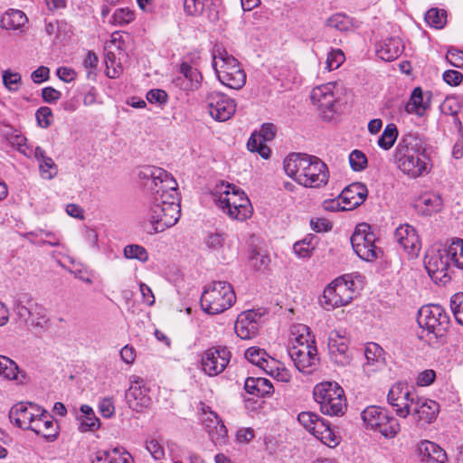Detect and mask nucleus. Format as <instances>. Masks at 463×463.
<instances>
[{
	"instance_id": "1",
	"label": "nucleus",
	"mask_w": 463,
	"mask_h": 463,
	"mask_svg": "<svg viewBox=\"0 0 463 463\" xmlns=\"http://www.w3.org/2000/svg\"><path fill=\"white\" fill-rule=\"evenodd\" d=\"M138 176L152 193L145 220L146 232H162L175 225L181 217L175 180L165 170L152 165L144 166Z\"/></svg>"
},
{
	"instance_id": "2",
	"label": "nucleus",
	"mask_w": 463,
	"mask_h": 463,
	"mask_svg": "<svg viewBox=\"0 0 463 463\" xmlns=\"http://www.w3.org/2000/svg\"><path fill=\"white\" fill-rule=\"evenodd\" d=\"M426 146L424 138L416 133H408L401 137L394 157L403 174L417 178L430 172V160L426 153Z\"/></svg>"
},
{
	"instance_id": "3",
	"label": "nucleus",
	"mask_w": 463,
	"mask_h": 463,
	"mask_svg": "<svg viewBox=\"0 0 463 463\" xmlns=\"http://www.w3.org/2000/svg\"><path fill=\"white\" fill-rule=\"evenodd\" d=\"M283 167L288 176L305 187L320 188L328 183V167L316 156L292 153L285 158Z\"/></svg>"
},
{
	"instance_id": "4",
	"label": "nucleus",
	"mask_w": 463,
	"mask_h": 463,
	"mask_svg": "<svg viewBox=\"0 0 463 463\" xmlns=\"http://www.w3.org/2000/svg\"><path fill=\"white\" fill-rule=\"evenodd\" d=\"M213 201L226 215L237 221H245L252 214L251 203L245 193L234 184L222 182L213 193Z\"/></svg>"
},
{
	"instance_id": "5",
	"label": "nucleus",
	"mask_w": 463,
	"mask_h": 463,
	"mask_svg": "<svg viewBox=\"0 0 463 463\" xmlns=\"http://www.w3.org/2000/svg\"><path fill=\"white\" fill-rule=\"evenodd\" d=\"M417 322L421 329L418 337L429 345H434L449 328L450 318L440 305H428L419 310Z\"/></svg>"
},
{
	"instance_id": "6",
	"label": "nucleus",
	"mask_w": 463,
	"mask_h": 463,
	"mask_svg": "<svg viewBox=\"0 0 463 463\" xmlns=\"http://www.w3.org/2000/svg\"><path fill=\"white\" fill-rule=\"evenodd\" d=\"M213 67L220 82L233 90L241 89L246 82V74L238 60L222 47L213 51Z\"/></svg>"
},
{
	"instance_id": "7",
	"label": "nucleus",
	"mask_w": 463,
	"mask_h": 463,
	"mask_svg": "<svg viewBox=\"0 0 463 463\" xmlns=\"http://www.w3.org/2000/svg\"><path fill=\"white\" fill-rule=\"evenodd\" d=\"M236 296L226 281H213L205 286L201 296L202 309L210 315L221 314L233 306Z\"/></svg>"
},
{
	"instance_id": "8",
	"label": "nucleus",
	"mask_w": 463,
	"mask_h": 463,
	"mask_svg": "<svg viewBox=\"0 0 463 463\" xmlns=\"http://www.w3.org/2000/svg\"><path fill=\"white\" fill-rule=\"evenodd\" d=\"M314 400L320 411L328 416H342L346 410V400L343 388L336 382H322L313 390Z\"/></svg>"
},
{
	"instance_id": "9",
	"label": "nucleus",
	"mask_w": 463,
	"mask_h": 463,
	"mask_svg": "<svg viewBox=\"0 0 463 463\" xmlns=\"http://www.w3.org/2000/svg\"><path fill=\"white\" fill-rule=\"evenodd\" d=\"M354 281L351 275H344L333 280L323 292L319 302L326 310L348 305L354 297Z\"/></svg>"
},
{
	"instance_id": "10",
	"label": "nucleus",
	"mask_w": 463,
	"mask_h": 463,
	"mask_svg": "<svg viewBox=\"0 0 463 463\" xmlns=\"http://www.w3.org/2000/svg\"><path fill=\"white\" fill-rule=\"evenodd\" d=\"M367 428L379 431L385 438H393L400 431V423L385 408L369 406L362 412Z\"/></svg>"
},
{
	"instance_id": "11",
	"label": "nucleus",
	"mask_w": 463,
	"mask_h": 463,
	"mask_svg": "<svg viewBox=\"0 0 463 463\" xmlns=\"http://www.w3.org/2000/svg\"><path fill=\"white\" fill-rule=\"evenodd\" d=\"M350 241L354 252L365 261H373L381 253V250L375 245L376 236L372 227L365 222L355 227Z\"/></svg>"
},
{
	"instance_id": "12",
	"label": "nucleus",
	"mask_w": 463,
	"mask_h": 463,
	"mask_svg": "<svg viewBox=\"0 0 463 463\" xmlns=\"http://www.w3.org/2000/svg\"><path fill=\"white\" fill-rule=\"evenodd\" d=\"M419 395L413 386L405 382H399L393 384L388 392L387 400L389 404L394 408L398 417L407 418L417 402Z\"/></svg>"
},
{
	"instance_id": "13",
	"label": "nucleus",
	"mask_w": 463,
	"mask_h": 463,
	"mask_svg": "<svg viewBox=\"0 0 463 463\" xmlns=\"http://www.w3.org/2000/svg\"><path fill=\"white\" fill-rule=\"evenodd\" d=\"M449 264L445 248L430 250L425 255V269L436 284L446 285L450 281V277L448 273Z\"/></svg>"
},
{
	"instance_id": "14",
	"label": "nucleus",
	"mask_w": 463,
	"mask_h": 463,
	"mask_svg": "<svg viewBox=\"0 0 463 463\" xmlns=\"http://www.w3.org/2000/svg\"><path fill=\"white\" fill-rule=\"evenodd\" d=\"M231 357L232 353L226 346L211 347L202 354V370L209 376H217L226 369Z\"/></svg>"
},
{
	"instance_id": "15",
	"label": "nucleus",
	"mask_w": 463,
	"mask_h": 463,
	"mask_svg": "<svg viewBox=\"0 0 463 463\" xmlns=\"http://www.w3.org/2000/svg\"><path fill=\"white\" fill-rule=\"evenodd\" d=\"M206 101L211 117L217 121L230 119L236 111L235 100L223 93L211 91L206 96Z\"/></svg>"
},
{
	"instance_id": "16",
	"label": "nucleus",
	"mask_w": 463,
	"mask_h": 463,
	"mask_svg": "<svg viewBox=\"0 0 463 463\" xmlns=\"http://www.w3.org/2000/svg\"><path fill=\"white\" fill-rule=\"evenodd\" d=\"M329 356L333 363L340 366L350 364L352 356L348 351V339L345 331L333 330L328 337Z\"/></svg>"
},
{
	"instance_id": "17",
	"label": "nucleus",
	"mask_w": 463,
	"mask_h": 463,
	"mask_svg": "<svg viewBox=\"0 0 463 463\" xmlns=\"http://www.w3.org/2000/svg\"><path fill=\"white\" fill-rule=\"evenodd\" d=\"M130 383L131 385L126 392L127 402L133 411H142L151 404L149 389L146 387L144 379L139 376L132 375Z\"/></svg>"
},
{
	"instance_id": "18",
	"label": "nucleus",
	"mask_w": 463,
	"mask_h": 463,
	"mask_svg": "<svg viewBox=\"0 0 463 463\" xmlns=\"http://www.w3.org/2000/svg\"><path fill=\"white\" fill-rule=\"evenodd\" d=\"M288 355L294 362L296 368L304 373H311L314 372L320 360L317 345H312L311 347L303 345L299 346L298 349L289 347Z\"/></svg>"
},
{
	"instance_id": "19",
	"label": "nucleus",
	"mask_w": 463,
	"mask_h": 463,
	"mask_svg": "<svg viewBox=\"0 0 463 463\" xmlns=\"http://www.w3.org/2000/svg\"><path fill=\"white\" fill-rule=\"evenodd\" d=\"M41 410L39 406L32 402H19L11 408L9 419L19 428L32 430Z\"/></svg>"
},
{
	"instance_id": "20",
	"label": "nucleus",
	"mask_w": 463,
	"mask_h": 463,
	"mask_svg": "<svg viewBox=\"0 0 463 463\" xmlns=\"http://www.w3.org/2000/svg\"><path fill=\"white\" fill-rule=\"evenodd\" d=\"M335 84L327 82L315 87L311 91V100L316 104L323 113L324 118L330 119L334 111L335 102L336 100L334 90Z\"/></svg>"
},
{
	"instance_id": "21",
	"label": "nucleus",
	"mask_w": 463,
	"mask_h": 463,
	"mask_svg": "<svg viewBox=\"0 0 463 463\" xmlns=\"http://www.w3.org/2000/svg\"><path fill=\"white\" fill-rule=\"evenodd\" d=\"M260 319V316L254 310L241 313L234 325L236 335L243 340L254 337L258 334Z\"/></svg>"
},
{
	"instance_id": "22",
	"label": "nucleus",
	"mask_w": 463,
	"mask_h": 463,
	"mask_svg": "<svg viewBox=\"0 0 463 463\" xmlns=\"http://www.w3.org/2000/svg\"><path fill=\"white\" fill-rule=\"evenodd\" d=\"M180 73L181 76L173 80L175 86L186 92L199 89L203 76L196 68L191 66L187 61H183L180 64Z\"/></svg>"
},
{
	"instance_id": "23",
	"label": "nucleus",
	"mask_w": 463,
	"mask_h": 463,
	"mask_svg": "<svg viewBox=\"0 0 463 463\" xmlns=\"http://www.w3.org/2000/svg\"><path fill=\"white\" fill-rule=\"evenodd\" d=\"M397 243L410 255L416 256L420 249V238L416 230L409 224L400 225L394 232Z\"/></svg>"
},
{
	"instance_id": "24",
	"label": "nucleus",
	"mask_w": 463,
	"mask_h": 463,
	"mask_svg": "<svg viewBox=\"0 0 463 463\" xmlns=\"http://www.w3.org/2000/svg\"><path fill=\"white\" fill-rule=\"evenodd\" d=\"M439 411V404L437 402L419 396L411 414L416 418L418 422L430 424L436 420Z\"/></svg>"
},
{
	"instance_id": "25",
	"label": "nucleus",
	"mask_w": 463,
	"mask_h": 463,
	"mask_svg": "<svg viewBox=\"0 0 463 463\" xmlns=\"http://www.w3.org/2000/svg\"><path fill=\"white\" fill-rule=\"evenodd\" d=\"M368 189L365 184L362 183H353L346 186L340 194V200H342L345 210H352L361 205L366 199Z\"/></svg>"
},
{
	"instance_id": "26",
	"label": "nucleus",
	"mask_w": 463,
	"mask_h": 463,
	"mask_svg": "<svg viewBox=\"0 0 463 463\" xmlns=\"http://www.w3.org/2000/svg\"><path fill=\"white\" fill-rule=\"evenodd\" d=\"M31 430L49 440H53L59 434V425L52 415L41 410Z\"/></svg>"
},
{
	"instance_id": "27",
	"label": "nucleus",
	"mask_w": 463,
	"mask_h": 463,
	"mask_svg": "<svg viewBox=\"0 0 463 463\" xmlns=\"http://www.w3.org/2000/svg\"><path fill=\"white\" fill-rule=\"evenodd\" d=\"M417 454L425 463H447V455L438 444L430 440H421L417 445Z\"/></svg>"
},
{
	"instance_id": "28",
	"label": "nucleus",
	"mask_w": 463,
	"mask_h": 463,
	"mask_svg": "<svg viewBox=\"0 0 463 463\" xmlns=\"http://www.w3.org/2000/svg\"><path fill=\"white\" fill-rule=\"evenodd\" d=\"M132 457L123 448L115 447L110 449L99 450L90 463H131Z\"/></svg>"
},
{
	"instance_id": "29",
	"label": "nucleus",
	"mask_w": 463,
	"mask_h": 463,
	"mask_svg": "<svg viewBox=\"0 0 463 463\" xmlns=\"http://www.w3.org/2000/svg\"><path fill=\"white\" fill-rule=\"evenodd\" d=\"M37 308V306L32 301H27V304H23L21 300H19L14 307V312L19 319L28 325L37 327H44L47 319L44 316H40L36 319L33 317V312Z\"/></svg>"
},
{
	"instance_id": "30",
	"label": "nucleus",
	"mask_w": 463,
	"mask_h": 463,
	"mask_svg": "<svg viewBox=\"0 0 463 463\" xmlns=\"http://www.w3.org/2000/svg\"><path fill=\"white\" fill-rule=\"evenodd\" d=\"M403 44L399 37H391L384 40L377 48V56L385 61H392L397 59L403 52Z\"/></svg>"
},
{
	"instance_id": "31",
	"label": "nucleus",
	"mask_w": 463,
	"mask_h": 463,
	"mask_svg": "<svg viewBox=\"0 0 463 463\" xmlns=\"http://www.w3.org/2000/svg\"><path fill=\"white\" fill-rule=\"evenodd\" d=\"M33 157L39 163V171L42 178L51 180L57 175L58 166L52 158L46 155L43 148L36 146L34 148Z\"/></svg>"
},
{
	"instance_id": "32",
	"label": "nucleus",
	"mask_w": 463,
	"mask_h": 463,
	"mask_svg": "<svg viewBox=\"0 0 463 463\" xmlns=\"http://www.w3.org/2000/svg\"><path fill=\"white\" fill-rule=\"evenodd\" d=\"M203 413L207 415V417L203 419V421L213 440L215 443L221 442L227 436L226 426L218 417L216 412L209 411L207 414L204 411Z\"/></svg>"
},
{
	"instance_id": "33",
	"label": "nucleus",
	"mask_w": 463,
	"mask_h": 463,
	"mask_svg": "<svg viewBox=\"0 0 463 463\" xmlns=\"http://www.w3.org/2000/svg\"><path fill=\"white\" fill-rule=\"evenodd\" d=\"M244 389L248 393L258 397H266L274 392L271 383L261 377H248L245 380Z\"/></svg>"
},
{
	"instance_id": "34",
	"label": "nucleus",
	"mask_w": 463,
	"mask_h": 463,
	"mask_svg": "<svg viewBox=\"0 0 463 463\" xmlns=\"http://www.w3.org/2000/svg\"><path fill=\"white\" fill-rule=\"evenodd\" d=\"M442 203V199L438 194L426 193L417 200L416 208L422 214L431 215L441 210Z\"/></svg>"
},
{
	"instance_id": "35",
	"label": "nucleus",
	"mask_w": 463,
	"mask_h": 463,
	"mask_svg": "<svg viewBox=\"0 0 463 463\" xmlns=\"http://www.w3.org/2000/svg\"><path fill=\"white\" fill-rule=\"evenodd\" d=\"M0 377L8 381L23 383L25 376L19 372L15 362L5 355H0Z\"/></svg>"
},
{
	"instance_id": "36",
	"label": "nucleus",
	"mask_w": 463,
	"mask_h": 463,
	"mask_svg": "<svg viewBox=\"0 0 463 463\" xmlns=\"http://www.w3.org/2000/svg\"><path fill=\"white\" fill-rule=\"evenodd\" d=\"M428 107V102L424 101L422 90L417 87L412 90L410 99L405 104V111L408 114L423 116Z\"/></svg>"
},
{
	"instance_id": "37",
	"label": "nucleus",
	"mask_w": 463,
	"mask_h": 463,
	"mask_svg": "<svg viewBox=\"0 0 463 463\" xmlns=\"http://www.w3.org/2000/svg\"><path fill=\"white\" fill-rule=\"evenodd\" d=\"M292 345L290 347H296L298 349L299 346L311 347L316 345L315 336L311 335L310 328L303 324L295 326L292 328Z\"/></svg>"
},
{
	"instance_id": "38",
	"label": "nucleus",
	"mask_w": 463,
	"mask_h": 463,
	"mask_svg": "<svg viewBox=\"0 0 463 463\" xmlns=\"http://www.w3.org/2000/svg\"><path fill=\"white\" fill-rule=\"evenodd\" d=\"M81 415L78 417L79 430L81 432L93 431L99 427V420L93 409L87 404L80 406Z\"/></svg>"
},
{
	"instance_id": "39",
	"label": "nucleus",
	"mask_w": 463,
	"mask_h": 463,
	"mask_svg": "<svg viewBox=\"0 0 463 463\" xmlns=\"http://www.w3.org/2000/svg\"><path fill=\"white\" fill-rule=\"evenodd\" d=\"M27 21V16L23 11L10 9L2 16L1 25L6 30H17L24 26Z\"/></svg>"
},
{
	"instance_id": "40",
	"label": "nucleus",
	"mask_w": 463,
	"mask_h": 463,
	"mask_svg": "<svg viewBox=\"0 0 463 463\" xmlns=\"http://www.w3.org/2000/svg\"><path fill=\"white\" fill-rule=\"evenodd\" d=\"M317 430L314 436L322 443L329 448H335L339 444L340 437L335 435L329 424L324 420L322 422L317 423Z\"/></svg>"
},
{
	"instance_id": "41",
	"label": "nucleus",
	"mask_w": 463,
	"mask_h": 463,
	"mask_svg": "<svg viewBox=\"0 0 463 463\" xmlns=\"http://www.w3.org/2000/svg\"><path fill=\"white\" fill-rule=\"evenodd\" d=\"M326 26L341 33H347L353 30V19L344 13H336L328 17L326 21Z\"/></svg>"
},
{
	"instance_id": "42",
	"label": "nucleus",
	"mask_w": 463,
	"mask_h": 463,
	"mask_svg": "<svg viewBox=\"0 0 463 463\" xmlns=\"http://www.w3.org/2000/svg\"><path fill=\"white\" fill-rule=\"evenodd\" d=\"M366 365L373 366L376 370L384 364L383 349L376 343L367 344L364 350Z\"/></svg>"
},
{
	"instance_id": "43",
	"label": "nucleus",
	"mask_w": 463,
	"mask_h": 463,
	"mask_svg": "<svg viewBox=\"0 0 463 463\" xmlns=\"http://www.w3.org/2000/svg\"><path fill=\"white\" fill-rule=\"evenodd\" d=\"M449 263L452 262L458 269H463V240L453 239L451 243L445 248Z\"/></svg>"
},
{
	"instance_id": "44",
	"label": "nucleus",
	"mask_w": 463,
	"mask_h": 463,
	"mask_svg": "<svg viewBox=\"0 0 463 463\" xmlns=\"http://www.w3.org/2000/svg\"><path fill=\"white\" fill-rule=\"evenodd\" d=\"M247 147L250 152H257L264 159H268L271 153L266 142L256 132L250 137Z\"/></svg>"
},
{
	"instance_id": "45",
	"label": "nucleus",
	"mask_w": 463,
	"mask_h": 463,
	"mask_svg": "<svg viewBox=\"0 0 463 463\" xmlns=\"http://www.w3.org/2000/svg\"><path fill=\"white\" fill-rule=\"evenodd\" d=\"M426 23L435 29H442L447 23V12L436 7L430 8L425 14Z\"/></svg>"
},
{
	"instance_id": "46",
	"label": "nucleus",
	"mask_w": 463,
	"mask_h": 463,
	"mask_svg": "<svg viewBox=\"0 0 463 463\" xmlns=\"http://www.w3.org/2000/svg\"><path fill=\"white\" fill-rule=\"evenodd\" d=\"M398 137V129L394 124H388L380 137L378 138V146L384 149L389 150L395 143Z\"/></svg>"
},
{
	"instance_id": "47",
	"label": "nucleus",
	"mask_w": 463,
	"mask_h": 463,
	"mask_svg": "<svg viewBox=\"0 0 463 463\" xmlns=\"http://www.w3.org/2000/svg\"><path fill=\"white\" fill-rule=\"evenodd\" d=\"M212 4V0H184V8L189 15H201Z\"/></svg>"
},
{
	"instance_id": "48",
	"label": "nucleus",
	"mask_w": 463,
	"mask_h": 463,
	"mask_svg": "<svg viewBox=\"0 0 463 463\" xmlns=\"http://www.w3.org/2000/svg\"><path fill=\"white\" fill-rule=\"evenodd\" d=\"M298 420L299 423L312 434L317 430V423L324 420L317 414L311 411L300 412L298 416Z\"/></svg>"
},
{
	"instance_id": "49",
	"label": "nucleus",
	"mask_w": 463,
	"mask_h": 463,
	"mask_svg": "<svg viewBox=\"0 0 463 463\" xmlns=\"http://www.w3.org/2000/svg\"><path fill=\"white\" fill-rule=\"evenodd\" d=\"M134 19L135 14L132 10L129 8H118L111 17V24L116 26H124L133 22Z\"/></svg>"
},
{
	"instance_id": "50",
	"label": "nucleus",
	"mask_w": 463,
	"mask_h": 463,
	"mask_svg": "<svg viewBox=\"0 0 463 463\" xmlns=\"http://www.w3.org/2000/svg\"><path fill=\"white\" fill-rule=\"evenodd\" d=\"M316 238L313 236H307L303 240L297 241L293 246V250L299 258L309 257L311 251L314 250L315 245L313 241Z\"/></svg>"
},
{
	"instance_id": "51",
	"label": "nucleus",
	"mask_w": 463,
	"mask_h": 463,
	"mask_svg": "<svg viewBox=\"0 0 463 463\" xmlns=\"http://www.w3.org/2000/svg\"><path fill=\"white\" fill-rule=\"evenodd\" d=\"M449 306L456 321L463 326V292L452 295Z\"/></svg>"
},
{
	"instance_id": "52",
	"label": "nucleus",
	"mask_w": 463,
	"mask_h": 463,
	"mask_svg": "<svg viewBox=\"0 0 463 463\" xmlns=\"http://www.w3.org/2000/svg\"><path fill=\"white\" fill-rule=\"evenodd\" d=\"M124 255L127 259H135L142 262H146L148 259L146 250L137 244L127 245L124 248Z\"/></svg>"
},
{
	"instance_id": "53",
	"label": "nucleus",
	"mask_w": 463,
	"mask_h": 463,
	"mask_svg": "<svg viewBox=\"0 0 463 463\" xmlns=\"http://www.w3.org/2000/svg\"><path fill=\"white\" fill-rule=\"evenodd\" d=\"M266 357H268L267 352L257 346L249 347L245 351V358L258 367L265 362Z\"/></svg>"
},
{
	"instance_id": "54",
	"label": "nucleus",
	"mask_w": 463,
	"mask_h": 463,
	"mask_svg": "<svg viewBox=\"0 0 463 463\" xmlns=\"http://www.w3.org/2000/svg\"><path fill=\"white\" fill-rule=\"evenodd\" d=\"M345 53L340 49H332L326 58V69L331 71L338 69L345 61Z\"/></svg>"
},
{
	"instance_id": "55",
	"label": "nucleus",
	"mask_w": 463,
	"mask_h": 463,
	"mask_svg": "<svg viewBox=\"0 0 463 463\" xmlns=\"http://www.w3.org/2000/svg\"><path fill=\"white\" fill-rule=\"evenodd\" d=\"M349 164L354 171H362L367 165V157L362 151L355 149L349 155Z\"/></svg>"
},
{
	"instance_id": "56",
	"label": "nucleus",
	"mask_w": 463,
	"mask_h": 463,
	"mask_svg": "<svg viewBox=\"0 0 463 463\" xmlns=\"http://www.w3.org/2000/svg\"><path fill=\"white\" fill-rule=\"evenodd\" d=\"M146 449L156 460H161L165 458V449L161 441L156 438H151L146 442Z\"/></svg>"
},
{
	"instance_id": "57",
	"label": "nucleus",
	"mask_w": 463,
	"mask_h": 463,
	"mask_svg": "<svg viewBox=\"0 0 463 463\" xmlns=\"http://www.w3.org/2000/svg\"><path fill=\"white\" fill-rule=\"evenodd\" d=\"M35 118L39 127L47 128L52 124V111L49 107H41L36 110Z\"/></svg>"
},
{
	"instance_id": "58",
	"label": "nucleus",
	"mask_w": 463,
	"mask_h": 463,
	"mask_svg": "<svg viewBox=\"0 0 463 463\" xmlns=\"http://www.w3.org/2000/svg\"><path fill=\"white\" fill-rule=\"evenodd\" d=\"M21 75L18 72H12L10 70L3 72V82L10 91L18 90V85L21 83Z\"/></svg>"
},
{
	"instance_id": "59",
	"label": "nucleus",
	"mask_w": 463,
	"mask_h": 463,
	"mask_svg": "<svg viewBox=\"0 0 463 463\" xmlns=\"http://www.w3.org/2000/svg\"><path fill=\"white\" fill-rule=\"evenodd\" d=\"M225 234L222 232H213L210 233L206 240L205 243L209 249H212L213 250H219L222 248L224 241H225Z\"/></svg>"
},
{
	"instance_id": "60",
	"label": "nucleus",
	"mask_w": 463,
	"mask_h": 463,
	"mask_svg": "<svg viewBox=\"0 0 463 463\" xmlns=\"http://www.w3.org/2000/svg\"><path fill=\"white\" fill-rule=\"evenodd\" d=\"M99 411L104 418H110L115 414L114 401L110 397H104L99 402Z\"/></svg>"
},
{
	"instance_id": "61",
	"label": "nucleus",
	"mask_w": 463,
	"mask_h": 463,
	"mask_svg": "<svg viewBox=\"0 0 463 463\" xmlns=\"http://www.w3.org/2000/svg\"><path fill=\"white\" fill-rule=\"evenodd\" d=\"M146 99L152 104L163 105L167 101V94L163 90H151L146 93Z\"/></svg>"
},
{
	"instance_id": "62",
	"label": "nucleus",
	"mask_w": 463,
	"mask_h": 463,
	"mask_svg": "<svg viewBox=\"0 0 463 463\" xmlns=\"http://www.w3.org/2000/svg\"><path fill=\"white\" fill-rule=\"evenodd\" d=\"M446 59L449 64L457 68H463V52L458 49H449Z\"/></svg>"
},
{
	"instance_id": "63",
	"label": "nucleus",
	"mask_w": 463,
	"mask_h": 463,
	"mask_svg": "<svg viewBox=\"0 0 463 463\" xmlns=\"http://www.w3.org/2000/svg\"><path fill=\"white\" fill-rule=\"evenodd\" d=\"M436 378V373L434 370L427 369L422 372H420L417 378H416V383L419 386H429L430 385Z\"/></svg>"
},
{
	"instance_id": "64",
	"label": "nucleus",
	"mask_w": 463,
	"mask_h": 463,
	"mask_svg": "<svg viewBox=\"0 0 463 463\" xmlns=\"http://www.w3.org/2000/svg\"><path fill=\"white\" fill-rule=\"evenodd\" d=\"M61 97V92L52 87H45L42 90V98L46 103H55Z\"/></svg>"
}]
</instances>
